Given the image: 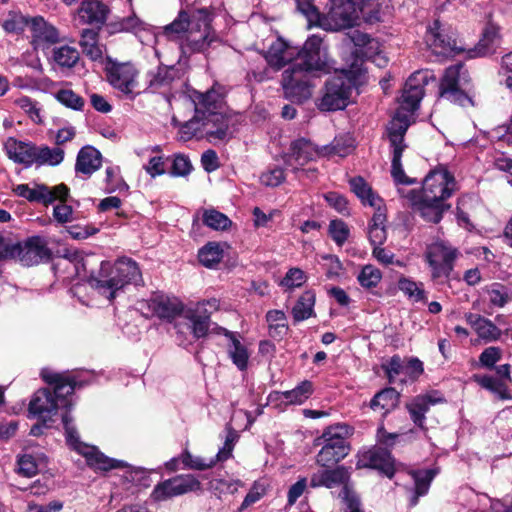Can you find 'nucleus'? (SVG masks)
<instances>
[{
    "label": "nucleus",
    "instance_id": "19",
    "mask_svg": "<svg viewBox=\"0 0 512 512\" xmlns=\"http://www.w3.org/2000/svg\"><path fill=\"white\" fill-rule=\"evenodd\" d=\"M456 189V182L445 169H437L429 173L424 181L420 195L426 201H442L449 198Z\"/></svg>",
    "mask_w": 512,
    "mask_h": 512
},
{
    "label": "nucleus",
    "instance_id": "53",
    "mask_svg": "<svg viewBox=\"0 0 512 512\" xmlns=\"http://www.w3.org/2000/svg\"><path fill=\"white\" fill-rule=\"evenodd\" d=\"M203 223L213 230H226L232 221L223 213L215 210L208 209L203 212Z\"/></svg>",
    "mask_w": 512,
    "mask_h": 512
},
{
    "label": "nucleus",
    "instance_id": "9",
    "mask_svg": "<svg viewBox=\"0 0 512 512\" xmlns=\"http://www.w3.org/2000/svg\"><path fill=\"white\" fill-rule=\"evenodd\" d=\"M349 479V470L344 466H337L334 469H324L315 472L311 476L310 485L313 488L324 486L329 489L343 486L339 493V497L342 500V512H362L358 497L348 485Z\"/></svg>",
    "mask_w": 512,
    "mask_h": 512
},
{
    "label": "nucleus",
    "instance_id": "52",
    "mask_svg": "<svg viewBox=\"0 0 512 512\" xmlns=\"http://www.w3.org/2000/svg\"><path fill=\"white\" fill-rule=\"evenodd\" d=\"M30 26L31 19L14 11L9 12L2 23V27L7 33L14 34L22 33L26 27L30 28Z\"/></svg>",
    "mask_w": 512,
    "mask_h": 512
},
{
    "label": "nucleus",
    "instance_id": "54",
    "mask_svg": "<svg viewBox=\"0 0 512 512\" xmlns=\"http://www.w3.org/2000/svg\"><path fill=\"white\" fill-rule=\"evenodd\" d=\"M15 104L21 108L35 124L43 123L42 108L38 102L27 96L19 97L15 100Z\"/></svg>",
    "mask_w": 512,
    "mask_h": 512
},
{
    "label": "nucleus",
    "instance_id": "18",
    "mask_svg": "<svg viewBox=\"0 0 512 512\" xmlns=\"http://www.w3.org/2000/svg\"><path fill=\"white\" fill-rule=\"evenodd\" d=\"M13 192L29 202L42 203L46 206L69 196V188L63 183L53 187L38 183H34L33 186L18 184L13 188Z\"/></svg>",
    "mask_w": 512,
    "mask_h": 512
},
{
    "label": "nucleus",
    "instance_id": "15",
    "mask_svg": "<svg viewBox=\"0 0 512 512\" xmlns=\"http://www.w3.org/2000/svg\"><path fill=\"white\" fill-rule=\"evenodd\" d=\"M219 308L220 301L216 298L203 300L185 307L181 318L186 321L185 325L194 339L203 338L208 334L212 324L211 314Z\"/></svg>",
    "mask_w": 512,
    "mask_h": 512
},
{
    "label": "nucleus",
    "instance_id": "45",
    "mask_svg": "<svg viewBox=\"0 0 512 512\" xmlns=\"http://www.w3.org/2000/svg\"><path fill=\"white\" fill-rule=\"evenodd\" d=\"M80 46L83 53L91 60H99L102 58L103 50L98 44V32L93 29H84L81 34Z\"/></svg>",
    "mask_w": 512,
    "mask_h": 512
},
{
    "label": "nucleus",
    "instance_id": "6",
    "mask_svg": "<svg viewBox=\"0 0 512 512\" xmlns=\"http://www.w3.org/2000/svg\"><path fill=\"white\" fill-rule=\"evenodd\" d=\"M62 421L68 445L86 459L89 467L95 471L125 469L127 472L132 473L133 467L128 463L109 458L99 451L97 447L81 442L73 420L67 413L63 415Z\"/></svg>",
    "mask_w": 512,
    "mask_h": 512
},
{
    "label": "nucleus",
    "instance_id": "5",
    "mask_svg": "<svg viewBox=\"0 0 512 512\" xmlns=\"http://www.w3.org/2000/svg\"><path fill=\"white\" fill-rule=\"evenodd\" d=\"M198 104H203L201 114L202 138L209 141L227 140L231 137L230 119L218 111L221 101L220 94L214 90L206 93H197Z\"/></svg>",
    "mask_w": 512,
    "mask_h": 512
},
{
    "label": "nucleus",
    "instance_id": "31",
    "mask_svg": "<svg viewBox=\"0 0 512 512\" xmlns=\"http://www.w3.org/2000/svg\"><path fill=\"white\" fill-rule=\"evenodd\" d=\"M30 31L36 47L55 44L60 37L58 30L40 16L31 18Z\"/></svg>",
    "mask_w": 512,
    "mask_h": 512
},
{
    "label": "nucleus",
    "instance_id": "25",
    "mask_svg": "<svg viewBox=\"0 0 512 512\" xmlns=\"http://www.w3.org/2000/svg\"><path fill=\"white\" fill-rule=\"evenodd\" d=\"M14 253L21 264L28 267L50 258L47 242L39 236L31 237L24 243L14 245Z\"/></svg>",
    "mask_w": 512,
    "mask_h": 512
},
{
    "label": "nucleus",
    "instance_id": "1",
    "mask_svg": "<svg viewBox=\"0 0 512 512\" xmlns=\"http://www.w3.org/2000/svg\"><path fill=\"white\" fill-rule=\"evenodd\" d=\"M267 63L276 70L286 65H307L310 69H323L327 65L326 48L320 35L310 36L301 50L291 46L282 38L273 41L265 54Z\"/></svg>",
    "mask_w": 512,
    "mask_h": 512
},
{
    "label": "nucleus",
    "instance_id": "51",
    "mask_svg": "<svg viewBox=\"0 0 512 512\" xmlns=\"http://www.w3.org/2000/svg\"><path fill=\"white\" fill-rule=\"evenodd\" d=\"M176 76L173 66H159L155 72L149 74V86L153 89L168 86Z\"/></svg>",
    "mask_w": 512,
    "mask_h": 512
},
{
    "label": "nucleus",
    "instance_id": "39",
    "mask_svg": "<svg viewBox=\"0 0 512 512\" xmlns=\"http://www.w3.org/2000/svg\"><path fill=\"white\" fill-rule=\"evenodd\" d=\"M192 104L195 109V115L192 119L181 125L178 133L179 139L183 142L190 141L193 138L202 139L201 114L204 110L202 109L203 104H198L197 94L192 99Z\"/></svg>",
    "mask_w": 512,
    "mask_h": 512
},
{
    "label": "nucleus",
    "instance_id": "30",
    "mask_svg": "<svg viewBox=\"0 0 512 512\" xmlns=\"http://www.w3.org/2000/svg\"><path fill=\"white\" fill-rule=\"evenodd\" d=\"M464 318L477 336L485 343L498 340L502 334L500 328H498L490 319L485 318L480 314L468 312L465 313Z\"/></svg>",
    "mask_w": 512,
    "mask_h": 512
},
{
    "label": "nucleus",
    "instance_id": "63",
    "mask_svg": "<svg viewBox=\"0 0 512 512\" xmlns=\"http://www.w3.org/2000/svg\"><path fill=\"white\" fill-rule=\"evenodd\" d=\"M329 233L338 245H342L349 236V229L343 221L332 220L329 225Z\"/></svg>",
    "mask_w": 512,
    "mask_h": 512
},
{
    "label": "nucleus",
    "instance_id": "56",
    "mask_svg": "<svg viewBox=\"0 0 512 512\" xmlns=\"http://www.w3.org/2000/svg\"><path fill=\"white\" fill-rule=\"evenodd\" d=\"M364 288L376 287L382 279L381 271L373 265H365L357 277Z\"/></svg>",
    "mask_w": 512,
    "mask_h": 512
},
{
    "label": "nucleus",
    "instance_id": "20",
    "mask_svg": "<svg viewBox=\"0 0 512 512\" xmlns=\"http://www.w3.org/2000/svg\"><path fill=\"white\" fill-rule=\"evenodd\" d=\"M106 73L109 83L126 95L132 94L137 87L138 71L130 62H117L109 59Z\"/></svg>",
    "mask_w": 512,
    "mask_h": 512
},
{
    "label": "nucleus",
    "instance_id": "35",
    "mask_svg": "<svg viewBox=\"0 0 512 512\" xmlns=\"http://www.w3.org/2000/svg\"><path fill=\"white\" fill-rule=\"evenodd\" d=\"M101 163V153L92 146H85L78 152L75 170L78 173L90 176L101 167Z\"/></svg>",
    "mask_w": 512,
    "mask_h": 512
},
{
    "label": "nucleus",
    "instance_id": "28",
    "mask_svg": "<svg viewBox=\"0 0 512 512\" xmlns=\"http://www.w3.org/2000/svg\"><path fill=\"white\" fill-rule=\"evenodd\" d=\"M7 157L26 168L33 166L36 145L32 142L19 141L14 137L7 138L3 143Z\"/></svg>",
    "mask_w": 512,
    "mask_h": 512
},
{
    "label": "nucleus",
    "instance_id": "3",
    "mask_svg": "<svg viewBox=\"0 0 512 512\" xmlns=\"http://www.w3.org/2000/svg\"><path fill=\"white\" fill-rule=\"evenodd\" d=\"M89 285L109 301L129 284L140 285L143 282L138 264L127 257L117 259L114 264L102 261L100 269L89 278Z\"/></svg>",
    "mask_w": 512,
    "mask_h": 512
},
{
    "label": "nucleus",
    "instance_id": "38",
    "mask_svg": "<svg viewBox=\"0 0 512 512\" xmlns=\"http://www.w3.org/2000/svg\"><path fill=\"white\" fill-rule=\"evenodd\" d=\"M191 22L192 16L190 17L186 12L181 11L178 17L172 23L164 26L162 33H157V37L153 40L157 41L159 37H165L169 41H176L180 44L183 36L190 29Z\"/></svg>",
    "mask_w": 512,
    "mask_h": 512
},
{
    "label": "nucleus",
    "instance_id": "40",
    "mask_svg": "<svg viewBox=\"0 0 512 512\" xmlns=\"http://www.w3.org/2000/svg\"><path fill=\"white\" fill-rule=\"evenodd\" d=\"M398 402L399 393L394 388H385L372 398L370 408L386 415L398 405Z\"/></svg>",
    "mask_w": 512,
    "mask_h": 512
},
{
    "label": "nucleus",
    "instance_id": "23",
    "mask_svg": "<svg viewBox=\"0 0 512 512\" xmlns=\"http://www.w3.org/2000/svg\"><path fill=\"white\" fill-rule=\"evenodd\" d=\"M428 79V71L413 73L405 83L397 110H403L413 115L424 96V87L428 84Z\"/></svg>",
    "mask_w": 512,
    "mask_h": 512
},
{
    "label": "nucleus",
    "instance_id": "62",
    "mask_svg": "<svg viewBox=\"0 0 512 512\" xmlns=\"http://www.w3.org/2000/svg\"><path fill=\"white\" fill-rule=\"evenodd\" d=\"M405 361L400 356L394 355L385 364L383 369L389 379V382H393L399 375H404Z\"/></svg>",
    "mask_w": 512,
    "mask_h": 512
},
{
    "label": "nucleus",
    "instance_id": "8",
    "mask_svg": "<svg viewBox=\"0 0 512 512\" xmlns=\"http://www.w3.org/2000/svg\"><path fill=\"white\" fill-rule=\"evenodd\" d=\"M412 115L403 110L396 113L387 127L388 138L392 148L391 174L397 184H412L414 180L406 176L402 164V153L406 148L404 135L410 126Z\"/></svg>",
    "mask_w": 512,
    "mask_h": 512
},
{
    "label": "nucleus",
    "instance_id": "21",
    "mask_svg": "<svg viewBox=\"0 0 512 512\" xmlns=\"http://www.w3.org/2000/svg\"><path fill=\"white\" fill-rule=\"evenodd\" d=\"M347 38L355 46V50L352 52L353 59L351 63L358 60L361 62V67L365 71L366 69L363 67V58L373 59L378 66L386 65L387 60L384 56H381L380 43L378 40L371 38L368 34L358 30H353L348 33Z\"/></svg>",
    "mask_w": 512,
    "mask_h": 512
},
{
    "label": "nucleus",
    "instance_id": "13",
    "mask_svg": "<svg viewBox=\"0 0 512 512\" xmlns=\"http://www.w3.org/2000/svg\"><path fill=\"white\" fill-rule=\"evenodd\" d=\"M320 156H323L322 147L318 148L306 138H299L291 142L288 152L284 155V162L287 167H290L291 170L298 175L299 179H301L302 176L313 179L316 170H305L302 169V167Z\"/></svg>",
    "mask_w": 512,
    "mask_h": 512
},
{
    "label": "nucleus",
    "instance_id": "47",
    "mask_svg": "<svg viewBox=\"0 0 512 512\" xmlns=\"http://www.w3.org/2000/svg\"><path fill=\"white\" fill-rule=\"evenodd\" d=\"M410 474L415 483V495L412 498V505H416L418 498L428 492L436 472L432 469H425L412 471Z\"/></svg>",
    "mask_w": 512,
    "mask_h": 512
},
{
    "label": "nucleus",
    "instance_id": "42",
    "mask_svg": "<svg viewBox=\"0 0 512 512\" xmlns=\"http://www.w3.org/2000/svg\"><path fill=\"white\" fill-rule=\"evenodd\" d=\"M33 165L36 166H57L63 160L65 152L61 147H49L46 145L37 146L35 148Z\"/></svg>",
    "mask_w": 512,
    "mask_h": 512
},
{
    "label": "nucleus",
    "instance_id": "10",
    "mask_svg": "<svg viewBox=\"0 0 512 512\" xmlns=\"http://www.w3.org/2000/svg\"><path fill=\"white\" fill-rule=\"evenodd\" d=\"M471 80L462 64L448 67L441 79L439 95L451 103L462 107L473 106Z\"/></svg>",
    "mask_w": 512,
    "mask_h": 512
},
{
    "label": "nucleus",
    "instance_id": "55",
    "mask_svg": "<svg viewBox=\"0 0 512 512\" xmlns=\"http://www.w3.org/2000/svg\"><path fill=\"white\" fill-rule=\"evenodd\" d=\"M307 280L308 276L302 269L293 267L286 272L285 276L280 282V286L285 290H293L300 288L307 282Z\"/></svg>",
    "mask_w": 512,
    "mask_h": 512
},
{
    "label": "nucleus",
    "instance_id": "48",
    "mask_svg": "<svg viewBox=\"0 0 512 512\" xmlns=\"http://www.w3.org/2000/svg\"><path fill=\"white\" fill-rule=\"evenodd\" d=\"M385 215L380 211L374 214L371 223L369 225V240L371 244L374 246L382 245L387 238V232L385 229Z\"/></svg>",
    "mask_w": 512,
    "mask_h": 512
},
{
    "label": "nucleus",
    "instance_id": "60",
    "mask_svg": "<svg viewBox=\"0 0 512 512\" xmlns=\"http://www.w3.org/2000/svg\"><path fill=\"white\" fill-rule=\"evenodd\" d=\"M105 174H106L105 181H106L108 192H114L116 190L121 191L123 189L128 188L126 183L120 177L119 167H117V166L107 167Z\"/></svg>",
    "mask_w": 512,
    "mask_h": 512
},
{
    "label": "nucleus",
    "instance_id": "37",
    "mask_svg": "<svg viewBox=\"0 0 512 512\" xmlns=\"http://www.w3.org/2000/svg\"><path fill=\"white\" fill-rule=\"evenodd\" d=\"M412 200L415 210L428 222L438 223L442 219L443 212L449 208V205L442 201H426V197L422 195Z\"/></svg>",
    "mask_w": 512,
    "mask_h": 512
},
{
    "label": "nucleus",
    "instance_id": "49",
    "mask_svg": "<svg viewBox=\"0 0 512 512\" xmlns=\"http://www.w3.org/2000/svg\"><path fill=\"white\" fill-rule=\"evenodd\" d=\"M199 261L207 268H214L223 258V250L219 243L209 242L199 250Z\"/></svg>",
    "mask_w": 512,
    "mask_h": 512
},
{
    "label": "nucleus",
    "instance_id": "33",
    "mask_svg": "<svg viewBox=\"0 0 512 512\" xmlns=\"http://www.w3.org/2000/svg\"><path fill=\"white\" fill-rule=\"evenodd\" d=\"M108 7L98 0H85L77 12V20L82 24H103L108 15Z\"/></svg>",
    "mask_w": 512,
    "mask_h": 512
},
{
    "label": "nucleus",
    "instance_id": "36",
    "mask_svg": "<svg viewBox=\"0 0 512 512\" xmlns=\"http://www.w3.org/2000/svg\"><path fill=\"white\" fill-rule=\"evenodd\" d=\"M221 331L228 338L227 352L233 364L241 371L246 370L250 357L247 348L241 343L236 333L224 328H221Z\"/></svg>",
    "mask_w": 512,
    "mask_h": 512
},
{
    "label": "nucleus",
    "instance_id": "11",
    "mask_svg": "<svg viewBox=\"0 0 512 512\" xmlns=\"http://www.w3.org/2000/svg\"><path fill=\"white\" fill-rule=\"evenodd\" d=\"M210 22L211 19L206 10H199L192 15L190 29L183 36L179 46L183 56L189 57L195 53H204L215 41Z\"/></svg>",
    "mask_w": 512,
    "mask_h": 512
},
{
    "label": "nucleus",
    "instance_id": "14",
    "mask_svg": "<svg viewBox=\"0 0 512 512\" xmlns=\"http://www.w3.org/2000/svg\"><path fill=\"white\" fill-rule=\"evenodd\" d=\"M458 254V250L445 241L437 240L429 244L425 259L431 269L432 279H447L454 268Z\"/></svg>",
    "mask_w": 512,
    "mask_h": 512
},
{
    "label": "nucleus",
    "instance_id": "22",
    "mask_svg": "<svg viewBox=\"0 0 512 512\" xmlns=\"http://www.w3.org/2000/svg\"><path fill=\"white\" fill-rule=\"evenodd\" d=\"M371 0H328L329 17L334 21L335 29L353 25L364 7Z\"/></svg>",
    "mask_w": 512,
    "mask_h": 512
},
{
    "label": "nucleus",
    "instance_id": "34",
    "mask_svg": "<svg viewBox=\"0 0 512 512\" xmlns=\"http://www.w3.org/2000/svg\"><path fill=\"white\" fill-rule=\"evenodd\" d=\"M313 393V385L310 381H303L292 390L276 391L269 395V400L279 401L285 405H300L304 403Z\"/></svg>",
    "mask_w": 512,
    "mask_h": 512
},
{
    "label": "nucleus",
    "instance_id": "43",
    "mask_svg": "<svg viewBox=\"0 0 512 512\" xmlns=\"http://www.w3.org/2000/svg\"><path fill=\"white\" fill-rule=\"evenodd\" d=\"M316 295L313 290H306L298 298L292 308V315L296 322L306 320L314 315Z\"/></svg>",
    "mask_w": 512,
    "mask_h": 512
},
{
    "label": "nucleus",
    "instance_id": "24",
    "mask_svg": "<svg viewBox=\"0 0 512 512\" xmlns=\"http://www.w3.org/2000/svg\"><path fill=\"white\" fill-rule=\"evenodd\" d=\"M237 439V433L233 429L228 428L224 445L215 457L206 460L201 457L193 456L188 451H184L180 456V460L185 467L190 469L205 470L211 468L216 463L226 461L232 456V451Z\"/></svg>",
    "mask_w": 512,
    "mask_h": 512
},
{
    "label": "nucleus",
    "instance_id": "44",
    "mask_svg": "<svg viewBox=\"0 0 512 512\" xmlns=\"http://www.w3.org/2000/svg\"><path fill=\"white\" fill-rule=\"evenodd\" d=\"M398 288L413 302H427V296L422 282H416L411 278L402 276L398 280Z\"/></svg>",
    "mask_w": 512,
    "mask_h": 512
},
{
    "label": "nucleus",
    "instance_id": "2",
    "mask_svg": "<svg viewBox=\"0 0 512 512\" xmlns=\"http://www.w3.org/2000/svg\"><path fill=\"white\" fill-rule=\"evenodd\" d=\"M41 376L47 384L53 386V392L48 388L39 389L29 403V413L46 421L55 415L59 408L71 405L68 396L83 383L68 374H60L47 369L42 370Z\"/></svg>",
    "mask_w": 512,
    "mask_h": 512
},
{
    "label": "nucleus",
    "instance_id": "17",
    "mask_svg": "<svg viewBox=\"0 0 512 512\" xmlns=\"http://www.w3.org/2000/svg\"><path fill=\"white\" fill-rule=\"evenodd\" d=\"M185 307L177 297L163 293H155L149 299L139 302V309L144 316H156L167 322L182 317Z\"/></svg>",
    "mask_w": 512,
    "mask_h": 512
},
{
    "label": "nucleus",
    "instance_id": "12",
    "mask_svg": "<svg viewBox=\"0 0 512 512\" xmlns=\"http://www.w3.org/2000/svg\"><path fill=\"white\" fill-rule=\"evenodd\" d=\"M329 64L323 69H310L307 65L289 66L282 75V87L286 98L301 103L312 95L311 76L314 73H328Z\"/></svg>",
    "mask_w": 512,
    "mask_h": 512
},
{
    "label": "nucleus",
    "instance_id": "41",
    "mask_svg": "<svg viewBox=\"0 0 512 512\" xmlns=\"http://www.w3.org/2000/svg\"><path fill=\"white\" fill-rule=\"evenodd\" d=\"M53 66L61 69L72 68L79 60V52L76 48L69 45L54 47L49 57Z\"/></svg>",
    "mask_w": 512,
    "mask_h": 512
},
{
    "label": "nucleus",
    "instance_id": "29",
    "mask_svg": "<svg viewBox=\"0 0 512 512\" xmlns=\"http://www.w3.org/2000/svg\"><path fill=\"white\" fill-rule=\"evenodd\" d=\"M112 26L115 32H131L142 43L146 44L157 37V33L152 30L151 26L138 18L134 13L113 23Z\"/></svg>",
    "mask_w": 512,
    "mask_h": 512
},
{
    "label": "nucleus",
    "instance_id": "61",
    "mask_svg": "<svg viewBox=\"0 0 512 512\" xmlns=\"http://www.w3.org/2000/svg\"><path fill=\"white\" fill-rule=\"evenodd\" d=\"M285 180L284 170L280 167L267 169L260 176V182L267 187H277Z\"/></svg>",
    "mask_w": 512,
    "mask_h": 512
},
{
    "label": "nucleus",
    "instance_id": "57",
    "mask_svg": "<svg viewBox=\"0 0 512 512\" xmlns=\"http://www.w3.org/2000/svg\"><path fill=\"white\" fill-rule=\"evenodd\" d=\"M486 293L490 304L495 307H504L510 299L507 289L498 283L489 286Z\"/></svg>",
    "mask_w": 512,
    "mask_h": 512
},
{
    "label": "nucleus",
    "instance_id": "46",
    "mask_svg": "<svg viewBox=\"0 0 512 512\" xmlns=\"http://www.w3.org/2000/svg\"><path fill=\"white\" fill-rule=\"evenodd\" d=\"M352 191L361 199L364 204L380 208L381 200L372 191L371 187L361 177L350 180Z\"/></svg>",
    "mask_w": 512,
    "mask_h": 512
},
{
    "label": "nucleus",
    "instance_id": "32",
    "mask_svg": "<svg viewBox=\"0 0 512 512\" xmlns=\"http://www.w3.org/2000/svg\"><path fill=\"white\" fill-rule=\"evenodd\" d=\"M442 398L433 395H420L413 398L406 404L411 420L416 426L425 429L426 413L429 411L431 405L440 403Z\"/></svg>",
    "mask_w": 512,
    "mask_h": 512
},
{
    "label": "nucleus",
    "instance_id": "59",
    "mask_svg": "<svg viewBox=\"0 0 512 512\" xmlns=\"http://www.w3.org/2000/svg\"><path fill=\"white\" fill-rule=\"evenodd\" d=\"M39 465L35 457L29 454H23L18 457L17 472L18 474L31 478L38 473Z\"/></svg>",
    "mask_w": 512,
    "mask_h": 512
},
{
    "label": "nucleus",
    "instance_id": "4",
    "mask_svg": "<svg viewBox=\"0 0 512 512\" xmlns=\"http://www.w3.org/2000/svg\"><path fill=\"white\" fill-rule=\"evenodd\" d=\"M366 81L367 72L358 60L350 63L348 68L336 70L326 82L319 108L323 111L344 109L348 105L353 88L363 85Z\"/></svg>",
    "mask_w": 512,
    "mask_h": 512
},
{
    "label": "nucleus",
    "instance_id": "50",
    "mask_svg": "<svg viewBox=\"0 0 512 512\" xmlns=\"http://www.w3.org/2000/svg\"><path fill=\"white\" fill-rule=\"evenodd\" d=\"M354 149L353 140L351 137L335 138L331 145L322 147L323 156H339L345 157L349 155Z\"/></svg>",
    "mask_w": 512,
    "mask_h": 512
},
{
    "label": "nucleus",
    "instance_id": "58",
    "mask_svg": "<svg viewBox=\"0 0 512 512\" xmlns=\"http://www.w3.org/2000/svg\"><path fill=\"white\" fill-rule=\"evenodd\" d=\"M56 99L64 106L74 110H82L84 106V99L71 89L59 90L56 93Z\"/></svg>",
    "mask_w": 512,
    "mask_h": 512
},
{
    "label": "nucleus",
    "instance_id": "27",
    "mask_svg": "<svg viewBox=\"0 0 512 512\" xmlns=\"http://www.w3.org/2000/svg\"><path fill=\"white\" fill-rule=\"evenodd\" d=\"M198 486L199 482L191 475L177 476L157 485L153 490V497L161 501L195 490Z\"/></svg>",
    "mask_w": 512,
    "mask_h": 512
},
{
    "label": "nucleus",
    "instance_id": "7",
    "mask_svg": "<svg viewBox=\"0 0 512 512\" xmlns=\"http://www.w3.org/2000/svg\"><path fill=\"white\" fill-rule=\"evenodd\" d=\"M352 433L353 429L346 424L328 427L318 439L322 448L317 454L316 462L323 467H329L344 459L350 452L347 438Z\"/></svg>",
    "mask_w": 512,
    "mask_h": 512
},
{
    "label": "nucleus",
    "instance_id": "64",
    "mask_svg": "<svg viewBox=\"0 0 512 512\" xmlns=\"http://www.w3.org/2000/svg\"><path fill=\"white\" fill-rule=\"evenodd\" d=\"M192 170V164L185 155H175L172 163L171 174L173 176H186Z\"/></svg>",
    "mask_w": 512,
    "mask_h": 512
},
{
    "label": "nucleus",
    "instance_id": "26",
    "mask_svg": "<svg viewBox=\"0 0 512 512\" xmlns=\"http://www.w3.org/2000/svg\"><path fill=\"white\" fill-rule=\"evenodd\" d=\"M359 467H369L392 478L395 473V461L390 452L381 447H374L363 452L358 460Z\"/></svg>",
    "mask_w": 512,
    "mask_h": 512
},
{
    "label": "nucleus",
    "instance_id": "16",
    "mask_svg": "<svg viewBox=\"0 0 512 512\" xmlns=\"http://www.w3.org/2000/svg\"><path fill=\"white\" fill-rule=\"evenodd\" d=\"M425 43L437 56H455L464 51L462 42L457 39L456 34L438 20L428 26Z\"/></svg>",
    "mask_w": 512,
    "mask_h": 512
}]
</instances>
